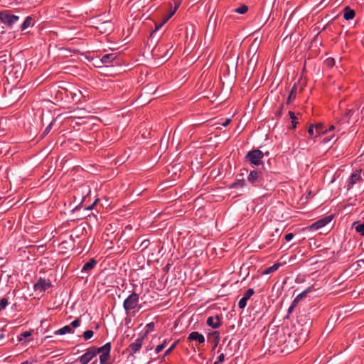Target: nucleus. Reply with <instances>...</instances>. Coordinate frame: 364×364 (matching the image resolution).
<instances>
[{
  "instance_id": "nucleus-6",
  "label": "nucleus",
  "mask_w": 364,
  "mask_h": 364,
  "mask_svg": "<svg viewBox=\"0 0 364 364\" xmlns=\"http://www.w3.org/2000/svg\"><path fill=\"white\" fill-rule=\"evenodd\" d=\"M95 347H91L87 350V352L79 357L77 360H79L81 364H87L95 356Z\"/></svg>"
},
{
  "instance_id": "nucleus-45",
  "label": "nucleus",
  "mask_w": 364,
  "mask_h": 364,
  "mask_svg": "<svg viewBox=\"0 0 364 364\" xmlns=\"http://www.w3.org/2000/svg\"><path fill=\"white\" fill-rule=\"evenodd\" d=\"M283 107H284V105H282L279 109L278 110L277 113V115L280 117L282 114V110H283Z\"/></svg>"
},
{
  "instance_id": "nucleus-9",
  "label": "nucleus",
  "mask_w": 364,
  "mask_h": 364,
  "mask_svg": "<svg viewBox=\"0 0 364 364\" xmlns=\"http://www.w3.org/2000/svg\"><path fill=\"white\" fill-rule=\"evenodd\" d=\"M50 287L51 284L48 280L41 278L34 285V289L36 291L40 290L41 291H45Z\"/></svg>"
},
{
  "instance_id": "nucleus-47",
  "label": "nucleus",
  "mask_w": 364,
  "mask_h": 364,
  "mask_svg": "<svg viewBox=\"0 0 364 364\" xmlns=\"http://www.w3.org/2000/svg\"><path fill=\"white\" fill-rule=\"evenodd\" d=\"M353 114V109H349L346 112V117H350Z\"/></svg>"
},
{
  "instance_id": "nucleus-43",
  "label": "nucleus",
  "mask_w": 364,
  "mask_h": 364,
  "mask_svg": "<svg viewBox=\"0 0 364 364\" xmlns=\"http://www.w3.org/2000/svg\"><path fill=\"white\" fill-rule=\"evenodd\" d=\"M231 122V119H226L225 120L224 122H223L221 124L223 126V127H227Z\"/></svg>"
},
{
  "instance_id": "nucleus-35",
  "label": "nucleus",
  "mask_w": 364,
  "mask_h": 364,
  "mask_svg": "<svg viewBox=\"0 0 364 364\" xmlns=\"http://www.w3.org/2000/svg\"><path fill=\"white\" fill-rule=\"evenodd\" d=\"M80 318H77V319L74 320L73 321H72L70 326H71L72 328H77V327L80 326Z\"/></svg>"
},
{
  "instance_id": "nucleus-21",
  "label": "nucleus",
  "mask_w": 364,
  "mask_h": 364,
  "mask_svg": "<svg viewBox=\"0 0 364 364\" xmlns=\"http://www.w3.org/2000/svg\"><path fill=\"white\" fill-rule=\"evenodd\" d=\"M279 267H280V264L276 263V264H273L272 266L267 268L264 270V274H268L272 273V272H275L276 270H277Z\"/></svg>"
},
{
  "instance_id": "nucleus-2",
  "label": "nucleus",
  "mask_w": 364,
  "mask_h": 364,
  "mask_svg": "<svg viewBox=\"0 0 364 364\" xmlns=\"http://www.w3.org/2000/svg\"><path fill=\"white\" fill-rule=\"evenodd\" d=\"M247 181L255 186H262L264 181V171L260 168L250 171Z\"/></svg>"
},
{
  "instance_id": "nucleus-20",
  "label": "nucleus",
  "mask_w": 364,
  "mask_h": 364,
  "mask_svg": "<svg viewBox=\"0 0 364 364\" xmlns=\"http://www.w3.org/2000/svg\"><path fill=\"white\" fill-rule=\"evenodd\" d=\"M353 228H355L357 232H359L361 235H364V223L360 224L358 222H355L353 224Z\"/></svg>"
},
{
  "instance_id": "nucleus-1",
  "label": "nucleus",
  "mask_w": 364,
  "mask_h": 364,
  "mask_svg": "<svg viewBox=\"0 0 364 364\" xmlns=\"http://www.w3.org/2000/svg\"><path fill=\"white\" fill-rule=\"evenodd\" d=\"M264 154L259 149H254L247 153L245 159L252 166H259L262 164Z\"/></svg>"
},
{
  "instance_id": "nucleus-48",
  "label": "nucleus",
  "mask_w": 364,
  "mask_h": 364,
  "mask_svg": "<svg viewBox=\"0 0 364 364\" xmlns=\"http://www.w3.org/2000/svg\"><path fill=\"white\" fill-rule=\"evenodd\" d=\"M180 4H181L180 2H176V3L174 9H173L175 11H176L178 9V7L180 6Z\"/></svg>"
},
{
  "instance_id": "nucleus-5",
  "label": "nucleus",
  "mask_w": 364,
  "mask_h": 364,
  "mask_svg": "<svg viewBox=\"0 0 364 364\" xmlns=\"http://www.w3.org/2000/svg\"><path fill=\"white\" fill-rule=\"evenodd\" d=\"M333 219V215H328L326 216L316 222L314 223L312 225H311L309 228V230L311 231H315L317 230L325 225H326L328 223H329Z\"/></svg>"
},
{
  "instance_id": "nucleus-37",
  "label": "nucleus",
  "mask_w": 364,
  "mask_h": 364,
  "mask_svg": "<svg viewBox=\"0 0 364 364\" xmlns=\"http://www.w3.org/2000/svg\"><path fill=\"white\" fill-rule=\"evenodd\" d=\"M225 359V355L223 353H221L218 357V359H217V361H215L214 363V364H218V363H221Z\"/></svg>"
},
{
  "instance_id": "nucleus-52",
  "label": "nucleus",
  "mask_w": 364,
  "mask_h": 364,
  "mask_svg": "<svg viewBox=\"0 0 364 364\" xmlns=\"http://www.w3.org/2000/svg\"><path fill=\"white\" fill-rule=\"evenodd\" d=\"M93 205L92 206H90L87 209H91Z\"/></svg>"
},
{
  "instance_id": "nucleus-26",
  "label": "nucleus",
  "mask_w": 364,
  "mask_h": 364,
  "mask_svg": "<svg viewBox=\"0 0 364 364\" xmlns=\"http://www.w3.org/2000/svg\"><path fill=\"white\" fill-rule=\"evenodd\" d=\"M324 64L328 68H332L335 65V60L332 58H328L324 61Z\"/></svg>"
},
{
  "instance_id": "nucleus-38",
  "label": "nucleus",
  "mask_w": 364,
  "mask_h": 364,
  "mask_svg": "<svg viewBox=\"0 0 364 364\" xmlns=\"http://www.w3.org/2000/svg\"><path fill=\"white\" fill-rule=\"evenodd\" d=\"M146 333H148L149 331H151L154 329V323L153 322L149 323L146 325Z\"/></svg>"
},
{
  "instance_id": "nucleus-49",
  "label": "nucleus",
  "mask_w": 364,
  "mask_h": 364,
  "mask_svg": "<svg viewBox=\"0 0 364 364\" xmlns=\"http://www.w3.org/2000/svg\"><path fill=\"white\" fill-rule=\"evenodd\" d=\"M4 337H5V336L3 333H0V340L3 339Z\"/></svg>"
},
{
  "instance_id": "nucleus-4",
  "label": "nucleus",
  "mask_w": 364,
  "mask_h": 364,
  "mask_svg": "<svg viewBox=\"0 0 364 364\" xmlns=\"http://www.w3.org/2000/svg\"><path fill=\"white\" fill-rule=\"evenodd\" d=\"M139 302V295L135 292L130 294L124 301L123 306L127 312L134 309Z\"/></svg>"
},
{
  "instance_id": "nucleus-14",
  "label": "nucleus",
  "mask_w": 364,
  "mask_h": 364,
  "mask_svg": "<svg viewBox=\"0 0 364 364\" xmlns=\"http://www.w3.org/2000/svg\"><path fill=\"white\" fill-rule=\"evenodd\" d=\"M208 341H210L211 343H213L214 345V348H215L217 346V345L218 344V342L220 341V333L218 331H214L211 333H209L208 335Z\"/></svg>"
},
{
  "instance_id": "nucleus-16",
  "label": "nucleus",
  "mask_w": 364,
  "mask_h": 364,
  "mask_svg": "<svg viewBox=\"0 0 364 364\" xmlns=\"http://www.w3.org/2000/svg\"><path fill=\"white\" fill-rule=\"evenodd\" d=\"M97 264V261L92 258L85 263L82 269V272H88L92 269Z\"/></svg>"
},
{
  "instance_id": "nucleus-13",
  "label": "nucleus",
  "mask_w": 364,
  "mask_h": 364,
  "mask_svg": "<svg viewBox=\"0 0 364 364\" xmlns=\"http://www.w3.org/2000/svg\"><path fill=\"white\" fill-rule=\"evenodd\" d=\"M111 350V343H107L103 346L100 348H96L95 347V352L97 354H105V355H109Z\"/></svg>"
},
{
  "instance_id": "nucleus-23",
  "label": "nucleus",
  "mask_w": 364,
  "mask_h": 364,
  "mask_svg": "<svg viewBox=\"0 0 364 364\" xmlns=\"http://www.w3.org/2000/svg\"><path fill=\"white\" fill-rule=\"evenodd\" d=\"M289 115L291 119V129H294L296 127L297 122L296 121V117L295 116L294 113L291 111L289 112Z\"/></svg>"
},
{
  "instance_id": "nucleus-32",
  "label": "nucleus",
  "mask_w": 364,
  "mask_h": 364,
  "mask_svg": "<svg viewBox=\"0 0 364 364\" xmlns=\"http://www.w3.org/2000/svg\"><path fill=\"white\" fill-rule=\"evenodd\" d=\"M31 336V333L30 331H25L23 332L19 337L20 341H23V339H26L28 337H30Z\"/></svg>"
},
{
  "instance_id": "nucleus-25",
  "label": "nucleus",
  "mask_w": 364,
  "mask_h": 364,
  "mask_svg": "<svg viewBox=\"0 0 364 364\" xmlns=\"http://www.w3.org/2000/svg\"><path fill=\"white\" fill-rule=\"evenodd\" d=\"M94 335V332L92 330H87L84 332L82 336L85 340L90 339Z\"/></svg>"
},
{
  "instance_id": "nucleus-50",
  "label": "nucleus",
  "mask_w": 364,
  "mask_h": 364,
  "mask_svg": "<svg viewBox=\"0 0 364 364\" xmlns=\"http://www.w3.org/2000/svg\"><path fill=\"white\" fill-rule=\"evenodd\" d=\"M334 128H335V127H334V126H333V125H331V126H330V127H329L328 130H329V131H331V130L334 129Z\"/></svg>"
},
{
  "instance_id": "nucleus-7",
  "label": "nucleus",
  "mask_w": 364,
  "mask_h": 364,
  "mask_svg": "<svg viewBox=\"0 0 364 364\" xmlns=\"http://www.w3.org/2000/svg\"><path fill=\"white\" fill-rule=\"evenodd\" d=\"M361 179V169L357 170L350 176L347 183V189L350 190L354 184H355L358 181H360Z\"/></svg>"
},
{
  "instance_id": "nucleus-33",
  "label": "nucleus",
  "mask_w": 364,
  "mask_h": 364,
  "mask_svg": "<svg viewBox=\"0 0 364 364\" xmlns=\"http://www.w3.org/2000/svg\"><path fill=\"white\" fill-rule=\"evenodd\" d=\"M177 343H178V341H176V342H175L174 343H173V344L171 345V346L168 349H167V350H166V352H165V353H164V356L168 355V354H170V353L173 350V349L176 348V345H177Z\"/></svg>"
},
{
  "instance_id": "nucleus-30",
  "label": "nucleus",
  "mask_w": 364,
  "mask_h": 364,
  "mask_svg": "<svg viewBox=\"0 0 364 364\" xmlns=\"http://www.w3.org/2000/svg\"><path fill=\"white\" fill-rule=\"evenodd\" d=\"M166 346V341L165 340L163 342V343L156 346V348L155 349L156 353H159V352L162 351L165 348Z\"/></svg>"
},
{
  "instance_id": "nucleus-53",
  "label": "nucleus",
  "mask_w": 364,
  "mask_h": 364,
  "mask_svg": "<svg viewBox=\"0 0 364 364\" xmlns=\"http://www.w3.org/2000/svg\"><path fill=\"white\" fill-rule=\"evenodd\" d=\"M252 60H253V58H252L250 59V62H252Z\"/></svg>"
},
{
  "instance_id": "nucleus-8",
  "label": "nucleus",
  "mask_w": 364,
  "mask_h": 364,
  "mask_svg": "<svg viewBox=\"0 0 364 364\" xmlns=\"http://www.w3.org/2000/svg\"><path fill=\"white\" fill-rule=\"evenodd\" d=\"M143 339L144 337L138 338L129 345L128 350L130 355H133L140 350L143 343Z\"/></svg>"
},
{
  "instance_id": "nucleus-46",
  "label": "nucleus",
  "mask_w": 364,
  "mask_h": 364,
  "mask_svg": "<svg viewBox=\"0 0 364 364\" xmlns=\"http://www.w3.org/2000/svg\"><path fill=\"white\" fill-rule=\"evenodd\" d=\"M165 23H164V21H162V23H161L160 24H156V27H155V30L154 32L156 31L157 30H159Z\"/></svg>"
},
{
  "instance_id": "nucleus-29",
  "label": "nucleus",
  "mask_w": 364,
  "mask_h": 364,
  "mask_svg": "<svg viewBox=\"0 0 364 364\" xmlns=\"http://www.w3.org/2000/svg\"><path fill=\"white\" fill-rule=\"evenodd\" d=\"M247 299L242 297L240 299L238 302V306L240 309H244L247 305Z\"/></svg>"
},
{
  "instance_id": "nucleus-10",
  "label": "nucleus",
  "mask_w": 364,
  "mask_h": 364,
  "mask_svg": "<svg viewBox=\"0 0 364 364\" xmlns=\"http://www.w3.org/2000/svg\"><path fill=\"white\" fill-rule=\"evenodd\" d=\"M188 339L190 341H198L199 343H203L205 342V337L201 333H199L197 331L191 332L188 337Z\"/></svg>"
},
{
  "instance_id": "nucleus-22",
  "label": "nucleus",
  "mask_w": 364,
  "mask_h": 364,
  "mask_svg": "<svg viewBox=\"0 0 364 364\" xmlns=\"http://www.w3.org/2000/svg\"><path fill=\"white\" fill-rule=\"evenodd\" d=\"M247 11H248V6L245 5V4H242L240 6H239V7L236 8L235 9H234V11L235 13H237V14H244Z\"/></svg>"
},
{
  "instance_id": "nucleus-19",
  "label": "nucleus",
  "mask_w": 364,
  "mask_h": 364,
  "mask_svg": "<svg viewBox=\"0 0 364 364\" xmlns=\"http://www.w3.org/2000/svg\"><path fill=\"white\" fill-rule=\"evenodd\" d=\"M73 333V331L70 325L65 326L55 332V334H60V335H64L66 333Z\"/></svg>"
},
{
  "instance_id": "nucleus-34",
  "label": "nucleus",
  "mask_w": 364,
  "mask_h": 364,
  "mask_svg": "<svg viewBox=\"0 0 364 364\" xmlns=\"http://www.w3.org/2000/svg\"><path fill=\"white\" fill-rule=\"evenodd\" d=\"M296 88L294 87V88L291 90V92L289 93V97H288L287 100V104L290 103L291 100L295 97V94H294V90Z\"/></svg>"
},
{
  "instance_id": "nucleus-27",
  "label": "nucleus",
  "mask_w": 364,
  "mask_h": 364,
  "mask_svg": "<svg viewBox=\"0 0 364 364\" xmlns=\"http://www.w3.org/2000/svg\"><path fill=\"white\" fill-rule=\"evenodd\" d=\"M245 184V180L243 178L238 179L237 181H235L232 185V188H238V187H242Z\"/></svg>"
},
{
  "instance_id": "nucleus-42",
  "label": "nucleus",
  "mask_w": 364,
  "mask_h": 364,
  "mask_svg": "<svg viewBox=\"0 0 364 364\" xmlns=\"http://www.w3.org/2000/svg\"><path fill=\"white\" fill-rule=\"evenodd\" d=\"M51 127H52V123L50 124L46 128V129L44 130V132H43V135H46L47 134L49 133V132L50 131V129H51Z\"/></svg>"
},
{
  "instance_id": "nucleus-31",
  "label": "nucleus",
  "mask_w": 364,
  "mask_h": 364,
  "mask_svg": "<svg viewBox=\"0 0 364 364\" xmlns=\"http://www.w3.org/2000/svg\"><path fill=\"white\" fill-rule=\"evenodd\" d=\"M8 304V300L6 298H3L0 301V311L5 309Z\"/></svg>"
},
{
  "instance_id": "nucleus-15",
  "label": "nucleus",
  "mask_w": 364,
  "mask_h": 364,
  "mask_svg": "<svg viewBox=\"0 0 364 364\" xmlns=\"http://www.w3.org/2000/svg\"><path fill=\"white\" fill-rule=\"evenodd\" d=\"M355 13L354 10L351 9L349 6H346L343 9V18L348 21L355 17Z\"/></svg>"
},
{
  "instance_id": "nucleus-41",
  "label": "nucleus",
  "mask_w": 364,
  "mask_h": 364,
  "mask_svg": "<svg viewBox=\"0 0 364 364\" xmlns=\"http://www.w3.org/2000/svg\"><path fill=\"white\" fill-rule=\"evenodd\" d=\"M293 237H294V234L293 233H288L285 236V240L287 241H290Z\"/></svg>"
},
{
  "instance_id": "nucleus-3",
  "label": "nucleus",
  "mask_w": 364,
  "mask_h": 364,
  "mask_svg": "<svg viewBox=\"0 0 364 364\" xmlns=\"http://www.w3.org/2000/svg\"><path fill=\"white\" fill-rule=\"evenodd\" d=\"M19 20V16L14 15L9 10L0 11V21L2 23L11 28Z\"/></svg>"
},
{
  "instance_id": "nucleus-12",
  "label": "nucleus",
  "mask_w": 364,
  "mask_h": 364,
  "mask_svg": "<svg viewBox=\"0 0 364 364\" xmlns=\"http://www.w3.org/2000/svg\"><path fill=\"white\" fill-rule=\"evenodd\" d=\"M207 324L213 328H218L220 325V319L218 316H210L207 319Z\"/></svg>"
},
{
  "instance_id": "nucleus-39",
  "label": "nucleus",
  "mask_w": 364,
  "mask_h": 364,
  "mask_svg": "<svg viewBox=\"0 0 364 364\" xmlns=\"http://www.w3.org/2000/svg\"><path fill=\"white\" fill-rule=\"evenodd\" d=\"M176 11L173 9L171 11L170 14L167 16V17L164 20V23H166L175 13Z\"/></svg>"
},
{
  "instance_id": "nucleus-36",
  "label": "nucleus",
  "mask_w": 364,
  "mask_h": 364,
  "mask_svg": "<svg viewBox=\"0 0 364 364\" xmlns=\"http://www.w3.org/2000/svg\"><path fill=\"white\" fill-rule=\"evenodd\" d=\"M316 131L319 134L320 133L325 132L326 131H323V124H318L315 127Z\"/></svg>"
},
{
  "instance_id": "nucleus-44",
  "label": "nucleus",
  "mask_w": 364,
  "mask_h": 364,
  "mask_svg": "<svg viewBox=\"0 0 364 364\" xmlns=\"http://www.w3.org/2000/svg\"><path fill=\"white\" fill-rule=\"evenodd\" d=\"M308 133H309L311 136L314 135V127H313V125H311V126L309 127V129H308Z\"/></svg>"
},
{
  "instance_id": "nucleus-11",
  "label": "nucleus",
  "mask_w": 364,
  "mask_h": 364,
  "mask_svg": "<svg viewBox=\"0 0 364 364\" xmlns=\"http://www.w3.org/2000/svg\"><path fill=\"white\" fill-rule=\"evenodd\" d=\"M117 55L115 53H109L104 55L102 58L100 59V61L102 63L106 65H112L114 60L116 59Z\"/></svg>"
},
{
  "instance_id": "nucleus-54",
  "label": "nucleus",
  "mask_w": 364,
  "mask_h": 364,
  "mask_svg": "<svg viewBox=\"0 0 364 364\" xmlns=\"http://www.w3.org/2000/svg\"><path fill=\"white\" fill-rule=\"evenodd\" d=\"M66 364H71V363H66Z\"/></svg>"
},
{
  "instance_id": "nucleus-18",
  "label": "nucleus",
  "mask_w": 364,
  "mask_h": 364,
  "mask_svg": "<svg viewBox=\"0 0 364 364\" xmlns=\"http://www.w3.org/2000/svg\"><path fill=\"white\" fill-rule=\"evenodd\" d=\"M311 291V289L308 288L301 293H300L299 295L296 296V297L294 299V305H297L300 301H301L304 298H305L308 293Z\"/></svg>"
},
{
  "instance_id": "nucleus-24",
  "label": "nucleus",
  "mask_w": 364,
  "mask_h": 364,
  "mask_svg": "<svg viewBox=\"0 0 364 364\" xmlns=\"http://www.w3.org/2000/svg\"><path fill=\"white\" fill-rule=\"evenodd\" d=\"M110 358V355L100 354V364H107Z\"/></svg>"
},
{
  "instance_id": "nucleus-40",
  "label": "nucleus",
  "mask_w": 364,
  "mask_h": 364,
  "mask_svg": "<svg viewBox=\"0 0 364 364\" xmlns=\"http://www.w3.org/2000/svg\"><path fill=\"white\" fill-rule=\"evenodd\" d=\"M296 305H294V302L292 301L291 305L289 306V308L288 309V314H291L294 311V309L296 307Z\"/></svg>"
},
{
  "instance_id": "nucleus-28",
  "label": "nucleus",
  "mask_w": 364,
  "mask_h": 364,
  "mask_svg": "<svg viewBox=\"0 0 364 364\" xmlns=\"http://www.w3.org/2000/svg\"><path fill=\"white\" fill-rule=\"evenodd\" d=\"M254 293L255 291L253 289H249L245 292L243 297L248 300L254 294Z\"/></svg>"
},
{
  "instance_id": "nucleus-51",
  "label": "nucleus",
  "mask_w": 364,
  "mask_h": 364,
  "mask_svg": "<svg viewBox=\"0 0 364 364\" xmlns=\"http://www.w3.org/2000/svg\"><path fill=\"white\" fill-rule=\"evenodd\" d=\"M21 364H30V363H28V361H25V362L22 363Z\"/></svg>"
},
{
  "instance_id": "nucleus-17",
  "label": "nucleus",
  "mask_w": 364,
  "mask_h": 364,
  "mask_svg": "<svg viewBox=\"0 0 364 364\" xmlns=\"http://www.w3.org/2000/svg\"><path fill=\"white\" fill-rule=\"evenodd\" d=\"M34 21L31 16H27L21 26V31L27 29L28 27L33 26Z\"/></svg>"
}]
</instances>
